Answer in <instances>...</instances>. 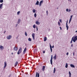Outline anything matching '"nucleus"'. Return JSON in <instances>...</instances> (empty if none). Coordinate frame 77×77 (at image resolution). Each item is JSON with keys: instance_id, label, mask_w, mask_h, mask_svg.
I'll list each match as a JSON object with an SVG mask.
<instances>
[{"instance_id": "f257e3e1", "label": "nucleus", "mask_w": 77, "mask_h": 77, "mask_svg": "<svg viewBox=\"0 0 77 77\" xmlns=\"http://www.w3.org/2000/svg\"><path fill=\"white\" fill-rule=\"evenodd\" d=\"M72 39L73 40V41L74 42H75V41H77V36H73Z\"/></svg>"}, {"instance_id": "f03ea898", "label": "nucleus", "mask_w": 77, "mask_h": 77, "mask_svg": "<svg viewBox=\"0 0 77 77\" xmlns=\"http://www.w3.org/2000/svg\"><path fill=\"white\" fill-rule=\"evenodd\" d=\"M21 52H22V48H20L17 52V54H20V53H21Z\"/></svg>"}, {"instance_id": "7ed1b4c3", "label": "nucleus", "mask_w": 77, "mask_h": 77, "mask_svg": "<svg viewBox=\"0 0 77 77\" xmlns=\"http://www.w3.org/2000/svg\"><path fill=\"white\" fill-rule=\"evenodd\" d=\"M50 62H51V64L53 65V55H51V58L50 60Z\"/></svg>"}, {"instance_id": "20e7f679", "label": "nucleus", "mask_w": 77, "mask_h": 77, "mask_svg": "<svg viewBox=\"0 0 77 77\" xmlns=\"http://www.w3.org/2000/svg\"><path fill=\"white\" fill-rule=\"evenodd\" d=\"M11 38H12V36L11 35H9L7 37V39H11Z\"/></svg>"}, {"instance_id": "39448f33", "label": "nucleus", "mask_w": 77, "mask_h": 77, "mask_svg": "<svg viewBox=\"0 0 77 77\" xmlns=\"http://www.w3.org/2000/svg\"><path fill=\"white\" fill-rule=\"evenodd\" d=\"M66 27L67 28V30H68V28H69V26H68V20H67L66 23Z\"/></svg>"}, {"instance_id": "423d86ee", "label": "nucleus", "mask_w": 77, "mask_h": 77, "mask_svg": "<svg viewBox=\"0 0 77 77\" xmlns=\"http://www.w3.org/2000/svg\"><path fill=\"white\" fill-rule=\"evenodd\" d=\"M6 66H7V63H6V62H5L4 68H6Z\"/></svg>"}, {"instance_id": "0eeeda50", "label": "nucleus", "mask_w": 77, "mask_h": 77, "mask_svg": "<svg viewBox=\"0 0 77 77\" xmlns=\"http://www.w3.org/2000/svg\"><path fill=\"white\" fill-rule=\"evenodd\" d=\"M0 48L1 50H3L4 49V47L3 46L0 45Z\"/></svg>"}, {"instance_id": "6e6552de", "label": "nucleus", "mask_w": 77, "mask_h": 77, "mask_svg": "<svg viewBox=\"0 0 77 77\" xmlns=\"http://www.w3.org/2000/svg\"><path fill=\"white\" fill-rule=\"evenodd\" d=\"M37 77H39V73H38V72H36L35 77H37Z\"/></svg>"}, {"instance_id": "1a4fd4ad", "label": "nucleus", "mask_w": 77, "mask_h": 77, "mask_svg": "<svg viewBox=\"0 0 77 77\" xmlns=\"http://www.w3.org/2000/svg\"><path fill=\"white\" fill-rule=\"evenodd\" d=\"M26 50H27V48H25V49L23 51V54H25L26 52Z\"/></svg>"}, {"instance_id": "9d476101", "label": "nucleus", "mask_w": 77, "mask_h": 77, "mask_svg": "<svg viewBox=\"0 0 77 77\" xmlns=\"http://www.w3.org/2000/svg\"><path fill=\"white\" fill-rule=\"evenodd\" d=\"M66 12H71V9H70L68 10V9L67 8L66 9Z\"/></svg>"}, {"instance_id": "9b49d317", "label": "nucleus", "mask_w": 77, "mask_h": 77, "mask_svg": "<svg viewBox=\"0 0 77 77\" xmlns=\"http://www.w3.org/2000/svg\"><path fill=\"white\" fill-rule=\"evenodd\" d=\"M35 33H32V36L34 40H35Z\"/></svg>"}, {"instance_id": "f8f14e48", "label": "nucleus", "mask_w": 77, "mask_h": 77, "mask_svg": "<svg viewBox=\"0 0 77 77\" xmlns=\"http://www.w3.org/2000/svg\"><path fill=\"white\" fill-rule=\"evenodd\" d=\"M14 50L15 51H17L18 50V48L16 47L15 46L14 48Z\"/></svg>"}, {"instance_id": "ddd939ff", "label": "nucleus", "mask_w": 77, "mask_h": 77, "mask_svg": "<svg viewBox=\"0 0 77 77\" xmlns=\"http://www.w3.org/2000/svg\"><path fill=\"white\" fill-rule=\"evenodd\" d=\"M50 45L51 52V53H52V46H51V44H50Z\"/></svg>"}, {"instance_id": "4468645a", "label": "nucleus", "mask_w": 77, "mask_h": 77, "mask_svg": "<svg viewBox=\"0 0 77 77\" xmlns=\"http://www.w3.org/2000/svg\"><path fill=\"white\" fill-rule=\"evenodd\" d=\"M70 66L72 68H75V66L72 64H71Z\"/></svg>"}, {"instance_id": "2eb2a0df", "label": "nucleus", "mask_w": 77, "mask_h": 77, "mask_svg": "<svg viewBox=\"0 0 77 77\" xmlns=\"http://www.w3.org/2000/svg\"><path fill=\"white\" fill-rule=\"evenodd\" d=\"M36 24L37 25H39V24H40V23L38 21H36Z\"/></svg>"}, {"instance_id": "dca6fc26", "label": "nucleus", "mask_w": 77, "mask_h": 77, "mask_svg": "<svg viewBox=\"0 0 77 77\" xmlns=\"http://www.w3.org/2000/svg\"><path fill=\"white\" fill-rule=\"evenodd\" d=\"M43 2V1H42L40 2L39 4V5L40 6H41V3Z\"/></svg>"}, {"instance_id": "f3484780", "label": "nucleus", "mask_w": 77, "mask_h": 77, "mask_svg": "<svg viewBox=\"0 0 77 77\" xmlns=\"http://www.w3.org/2000/svg\"><path fill=\"white\" fill-rule=\"evenodd\" d=\"M47 37H45L44 38V41H47Z\"/></svg>"}, {"instance_id": "a211bd4d", "label": "nucleus", "mask_w": 77, "mask_h": 77, "mask_svg": "<svg viewBox=\"0 0 77 77\" xmlns=\"http://www.w3.org/2000/svg\"><path fill=\"white\" fill-rule=\"evenodd\" d=\"M17 65H18V62L16 61L15 64L14 66H17Z\"/></svg>"}, {"instance_id": "6ab92c4d", "label": "nucleus", "mask_w": 77, "mask_h": 77, "mask_svg": "<svg viewBox=\"0 0 77 77\" xmlns=\"http://www.w3.org/2000/svg\"><path fill=\"white\" fill-rule=\"evenodd\" d=\"M53 59H54V60L56 59V55L55 54V56L53 57Z\"/></svg>"}, {"instance_id": "aec40b11", "label": "nucleus", "mask_w": 77, "mask_h": 77, "mask_svg": "<svg viewBox=\"0 0 77 77\" xmlns=\"http://www.w3.org/2000/svg\"><path fill=\"white\" fill-rule=\"evenodd\" d=\"M35 5H39V1H37L35 3Z\"/></svg>"}, {"instance_id": "412c9836", "label": "nucleus", "mask_w": 77, "mask_h": 77, "mask_svg": "<svg viewBox=\"0 0 77 77\" xmlns=\"http://www.w3.org/2000/svg\"><path fill=\"white\" fill-rule=\"evenodd\" d=\"M45 66H44L42 68V71H44L45 70Z\"/></svg>"}, {"instance_id": "4be33fe9", "label": "nucleus", "mask_w": 77, "mask_h": 77, "mask_svg": "<svg viewBox=\"0 0 77 77\" xmlns=\"http://www.w3.org/2000/svg\"><path fill=\"white\" fill-rule=\"evenodd\" d=\"M68 63H66V66H65V67L66 68H68Z\"/></svg>"}, {"instance_id": "5701e85b", "label": "nucleus", "mask_w": 77, "mask_h": 77, "mask_svg": "<svg viewBox=\"0 0 77 77\" xmlns=\"http://www.w3.org/2000/svg\"><path fill=\"white\" fill-rule=\"evenodd\" d=\"M2 6H3V4H1L0 5V8H1V9H2Z\"/></svg>"}, {"instance_id": "b1692460", "label": "nucleus", "mask_w": 77, "mask_h": 77, "mask_svg": "<svg viewBox=\"0 0 77 77\" xmlns=\"http://www.w3.org/2000/svg\"><path fill=\"white\" fill-rule=\"evenodd\" d=\"M20 21H21V20H20V19H18L17 23H20Z\"/></svg>"}, {"instance_id": "393cba45", "label": "nucleus", "mask_w": 77, "mask_h": 77, "mask_svg": "<svg viewBox=\"0 0 77 77\" xmlns=\"http://www.w3.org/2000/svg\"><path fill=\"white\" fill-rule=\"evenodd\" d=\"M32 11L33 13H35L36 12V10L35 9H33Z\"/></svg>"}, {"instance_id": "a878e982", "label": "nucleus", "mask_w": 77, "mask_h": 77, "mask_svg": "<svg viewBox=\"0 0 77 77\" xmlns=\"http://www.w3.org/2000/svg\"><path fill=\"white\" fill-rule=\"evenodd\" d=\"M56 68H54V73H55V72H56Z\"/></svg>"}, {"instance_id": "bb28decb", "label": "nucleus", "mask_w": 77, "mask_h": 77, "mask_svg": "<svg viewBox=\"0 0 77 77\" xmlns=\"http://www.w3.org/2000/svg\"><path fill=\"white\" fill-rule=\"evenodd\" d=\"M28 41H32V39H31L30 38H28Z\"/></svg>"}, {"instance_id": "cd10ccee", "label": "nucleus", "mask_w": 77, "mask_h": 77, "mask_svg": "<svg viewBox=\"0 0 77 77\" xmlns=\"http://www.w3.org/2000/svg\"><path fill=\"white\" fill-rule=\"evenodd\" d=\"M36 16H37V15H36V13H35L34 14V17L35 18H36Z\"/></svg>"}, {"instance_id": "c85d7f7f", "label": "nucleus", "mask_w": 77, "mask_h": 77, "mask_svg": "<svg viewBox=\"0 0 77 77\" xmlns=\"http://www.w3.org/2000/svg\"><path fill=\"white\" fill-rule=\"evenodd\" d=\"M20 11H19L17 12V15H20Z\"/></svg>"}, {"instance_id": "c756f323", "label": "nucleus", "mask_w": 77, "mask_h": 77, "mask_svg": "<svg viewBox=\"0 0 77 77\" xmlns=\"http://www.w3.org/2000/svg\"><path fill=\"white\" fill-rule=\"evenodd\" d=\"M0 3H3V0H0Z\"/></svg>"}, {"instance_id": "7c9ffc66", "label": "nucleus", "mask_w": 77, "mask_h": 77, "mask_svg": "<svg viewBox=\"0 0 77 77\" xmlns=\"http://www.w3.org/2000/svg\"><path fill=\"white\" fill-rule=\"evenodd\" d=\"M69 76H71V73L70 71L69 72Z\"/></svg>"}, {"instance_id": "2f4dec72", "label": "nucleus", "mask_w": 77, "mask_h": 77, "mask_svg": "<svg viewBox=\"0 0 77 77\" xmlns=\"http://www.w3.org/2000/svg\"><path fill=\"white\" fill-rule=\"evenodd\" d=\"M73 41V40L72 39H71V41L70 42V43L71 44H72V41Z\"/></svg>"}, {"instance_id": "473e14b6", "label": "nucleus", "mask_w": 77, "mask_h": 77, "mask_svg": "<svg viewBox=\"0 0 77 77\" xmlns=\"http://www.w3.org/2000/svg\"><path fill=\"white\" fill-rule=\"evenodd\" d=\"M33 27L35 29V28H36V26H35V25H34L33 26Z\"/></svg>"}, {"instance_id": "72a5a7b5", "label": "nucleus", "mask_w": 77, "mask_h": 77, "mask_svg": "<svg viewBox=\"0 0 77 77\" xmlns=\"http://www.w3.org/2000/svg\"><path fill=\"white\" fill-rule=\"evenodd\" d=\"M25 34L26 36H27V32H25Z\"/></svg>"}, {"instance_id": "f704fd0d", "label": "nucleus", "mask_w": 77, "mask_h": 77, "mask_svg": "<svg viewBox=\"0 0 77 77\" xmlns=\"http://www.w3.org/2000/svg\"><path fill=\"white\" fill-rule=\"evenodd\" d=\"M58 24L59 26H60V22H58Z\"/></svg>"}, {"instance_id": "c9c22d12", "label": "nucleus", "mask_w": 77, "mask_h": 77, "mask_svg": "<svg viewBox=\"0 0 77 77\" xmlns=\"http://www.w3.org/2000/svg\"><path fill=\"white\" fill-rule=\"evenodd\" d=\"M73 15H71V17H70V19H72V17H73Z\"/></svg>"}, {"instance_id": "e433bc0d", "label": "nucleus", "mask_w": 77, "mask_h": 77, "mask_svg": "<svg viewBox=\"0 0 77 77\" xmlns=\"http://www.w3.org/2000/svg\"><path fill=\"white\" fill-rule=\"evenodd\" d=\"M59 21L60 23H62V20H61V19H60Z\"/></svg>"}, {"instance_id": "4c0bfd02", "label": "nucleus", "mask_w": 77, "mask_h": 77, "mask_svg": "<svg viewBox=\"0 0 77 77\" xmlns=\"http://www.w3.org/2000/svg\"><path fill=\"white\" fill-rule=\"evenodd\" d=\"M71 20H72V19L70 18V20H69V21H70V22H71Z\"/></svg>"}, {"instance_id": "58836bf2", "label": "nucleus", "mask_w": 77, "mask_h": 77, "mask_svg": "<svg viewBox=\"0 0 77 77\" xmlns=\"http://www.w3.org/2000/svg\"><path fill=\"white\" fill-rule=\"evenodd\" d=\"M36 30L37 31H38V27H36Z\"/></svg>"}, {"instance_id": "ea45409f", "label": "nucleus", "mask_w": 77, "mask_h": 77, "mask_svg": "<svg viewBox=\"0 0 77 77\" xmlns=\"http://www.w3.org/2000/svg\"><path fill=\"white\" fill-rule=\"evenodd\" d=\"M69 54V53L68 52H67V53H66V55H67V56H68V55Z\"/></svg>"}, {"instance_id": "a19ab883", "label": "nucleus", "mask_w": 77, "mask_h": 77, "mask_svg": "<svg viewBox=\"0 0 77 77\" xmlns=\"http://www.w3.org/2000/svg\"><path fill=\"white\" fill-rule=\"evenodd\" d=\"M46 13H47V15H48V11H47Z\"/></svg>"}, {"instance_id": "79ce46f5", "label": "nucleus", "mask_w": 77, "mask_h": 77, "mask_svg": "<svg viewBox=\"0 0 77 77\" xmlns=\"http://www.w3.org/2000/svg\"><path fill=\"white\" fill-rule=\"evenodd\" d=\"M60 30H62V27H60Z\"/></svg>"}, {"instance_id": "37998d69", "label": "nucleus", "mask_w": 77, "mask_h": 77, "mask_svg": "<svg viewBox=\"0 0 77 77\" xmlns=\"http://www.w3.org/2000/svg\"><path fill=\"white\" fill-rule=\"evenodd\" d=\"M71 47H73V45L72 44L71 45Z\"/></svg>"}, {"instance_id": "c03bdc74", "label": "nucleus", "mask_w": 77, "mask_h": 77, "mask_svg": "<svg viewBox=\"0 0 77 77\" xmlns=\"http://www.w3.org/2000/svg\"><path fill=\"white\" fill-rule=\"evenodd\" d=\"M45 53V51H43V53Z\"/></svg>"}, {"instance_id": "a18cd8bd", "label": "nucleus", "mask_w": 77, "mask_h": 77, "mask_svg": "<svg viewBox=\"0 0 77 77\" xmlns=\"http://www.w3.org/2000/svg\"><path fill=\"white\" fill-rule=\"evenodd\" d=\"M52 48H54V45H53L52 47Z\"/></svg>"}, {"instance_id": "49530a36", "label": "nucleus", "mask_w": 77, "mask_h": 77, "mask_svg": "<svg viewBox=\"0 0 77 77\" xmlns=\"http://www.w3.org/2000/svg\"><path fill=\"white\" fill-rule=\"evenodd\" d=\"M73 56H74V52L73 53Z\"/></svg>"}, {"instance_id": "de8ad7c7", "label": "nucleus", "mask_w": 77, "mask_h": 77, "mask_svg": "<svg viewBox=\"0 0 77 77\" xmlns=\"http://www.w3.org/2000/svg\"><path fill=\"white\" fill-rule=\"evenodd\" d=\"M70 22V21H69V24H70V22Z\"/></svg>"}, {"instance_id": "09e8293b", "label": "nucleus", "mask_w": 77, "mask_h": 77, "mask_svg": "<svg viewBox=\"0 0 77 77\" xmlns=\"http://www.w3.org/2000/svg\"><path fill=\"white\" fill-rule=\"evenodd\" d=\"M75 32L76 33H77V31H76Z\"/></svg>"}, {"instance_id": "8fccbe9b", "label": "nucleus", "mask_w": 77, "mask_h": 77, "mask_svg": "<svg viewBox=\"0 0 77 77\" xmlns=\"http://www.w3.org/2000/svg\"><path fill=\"white\" fill-rule=\"evenodd\" d=\"M5 32H6V31H5L4 32V33H5Z\"/></svg>"}, {"instance_id": "3c124183", "label": "nucleus", "mask_w": 77, "mask_h": 77, "mask_svg": "<svg viewBox=\"0 0 77 77\" xmlns=\"http://www.w3.org/2000/svg\"><path fill=\"white\" fill-rule=\"evenodd\" d=\"M11 54H13V53L12 52Z\"/></svg>"}, {"instance_id": "603ef678", "label": "nucleus", "mask_w": 77, "mask_h": 77, "mask_svg": "<svg viewBox=\"0 0 77 77\" xmlns=\"http://www.w3.org/2000/svg\"><path fill=\"white\" fill-rule=\"evenodd\" d=\"M58 8H57V9H58Z\"/></svg>"}, {"instance_id": "864d4df0", "label": "nucleus", "mask_w": 77, "mask_h": 77, "mask_svg": "<svg viewBox=\"0 0 77 77\" xmlns=\"http://www.w3.org/2000/svg\"><path fill=\"white\" fill-rule=\"evenodd\" d=\"M68 1H69V0H68Z\"/></svg>"}]
</instances>
